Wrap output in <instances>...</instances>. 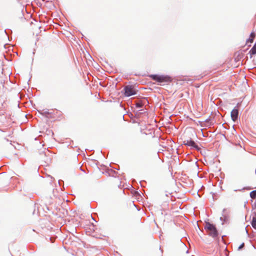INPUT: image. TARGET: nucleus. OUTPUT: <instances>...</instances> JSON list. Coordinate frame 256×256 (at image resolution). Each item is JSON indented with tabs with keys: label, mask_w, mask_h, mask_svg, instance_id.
<instances>
[{
	"label": "nucleus",
	"mask_w": 256,
	"mask_h": 256,
	"mask_svg": "<svg viewBox=\"0 0 256 256\" xmlns=\"http://www.w3.org/2000/svg\"><path fill=\"white\" fill-rule=\"evenodd\" d=\"M238 110L236 108H234L231 112V118L233 121H236L238 118Z\"/></svg>",
	"instance_id": "nucleus-6"
},
{
	"label": "nucleus",
	"mask_w": 256,
	"mask_h": 256,
	"mask_svg": "<svg viewBox=\"0 0 256 256\" xmlns=\"http://www.w3.org/2000/svg\"><path fill=\"white\" fill-rule=\"evenodd\" d=\"M142 104L140 102H138L136 104V106L137 108H142Z\"/></svg>",
	"instance_id": "nucleus-10"
},
{
	"label": "nucleus",
	"mask_w": 256,
	"mask_h": 256,
	"mask_svg": "<svg viewBox=\"0 0 256 256\" xmlns=\"http://www.w3.org/2000/svg\"><path fill=\"white\" fill-rule=\"evenodd\" d=\"M204 229L207 234L213 238H216L218 235V232L216 226L208 222H206Z\"/></svg>",
	"instance_id": "nucleus-1"
},
{
	"label": "nucleus",
	"mask_w": 256,
	"mask_h": 256,
	"mask_svg": "<svg viewBox=\"0 0 256 256\" xmlns=\"http://www.w3.org/2000/svg\"><path fill=\"white\" fill-rule=\"evenodd\" d=\"M54 110H44L42 114L48 118H54L56 116L54 114Z\"/></svg>",
	"instance_id": "nucleus-5"
},
{
	"label": "nucleus",
	"mask_w": 256,
	"mask_h": 256,
	"mask_svg": "<svg viewBox=\"0 0 256 256\" xmlns=\"http://www.w3.org/2000/svg\"><path fill=\"white\" fill-rule=\"evenodd\" d=\"M244 244L243 242L238 247V250H240L244 247Z\"/></svg>",
	"instance_id": "nucleus-11"
},
{
	"label": "nucleus",
	"mask_w": 256,
	"mask_h": 256,
	"mask_svg": "<svg viewBox=\"0 0 256 256\" xmlns=\"http://www.w3.org/2000/svg\"><path fill=\"white\" fill-rule=\"evenodd\" d=\"M150 77L158 82H171L170 78L166 76L152 74L150 76Z\"/></svg>",
	"instance_id": "nucleus-2"
},
{
	"label": "nucleus",
	"mask_w": 256,
	"mask_h": 256,
	"mask_svg": "<svg viewBox=\"0 0 256 256\" xmlns=\"http://www.w3.org/2000/svg\"><path fill=\"white\" fill-rule=\"evenodd\" d=\"M249 54L250 55V58L254 54H256V43L254 44L252 48L249 52Z\"/></svg>",
	"instance_id": "nucleus-7"
},
{
	"label": "nucleus",
	"mask_w": 256,
	"mask_h": 256,
	"mask_svg": "<svg viewBox=\"0 0 256 256\" xmlns=\"http://www.w3.org/2000/svg\"><path fill=\"white\" fill-rule=\"evenodd\" d=\"M250 196L252 198H256V190H253L250 192Z\"/></svg>",
	"instance_id": "nucleus-8"
},
{
	"label": "nucleus",
	"mask_w": 256,
	"mask_h": 256,
	"mask_svg": "<svg viewBox=\"0 0 256 256\" xmlns=\"http://www.w3.org/2000/svg\"><path fill=\"white\" fill-rule=\"evenodd\" d=\"M250 36L252 38H254V36H255V34H254V32H252V33H251V34H250Z\"/></svg>",
	"instance_id": "nucleus-13"
},
{
	"label": "nucleus",
	"mask_w": 256,
	"mask_h": 256,
	"mask_svg": "<svg viewBox=\"0 0 256 256\" xmlns=\"http://www.w3.org/2000/svg\"><path fill=\"white\" fill-rule=\"evenodd\" d=\"M124 94L126 96H130L136 94V91L132 86H127L124 88Z\"/></svg>",
	"instance_id": "nucleus-3"
},
{
	"label": "nucleus",
	"mask_w": 256,
	"mask_h": 256,
	"mask_svg": "<svg viewBox=\"0 0 256 256\" xmlns=\"http://www.w3.org/2000/svg\"><path fill=\"white\" fill-rule=\"evenodd\" d=\"M183 144L190 146L192 148H194L196 150H198V146L195 143V142L192 140L191 138L190 139H185L183 140Z\"/></svg>",
	"instance_id": "nucleus-4"
},
{
	"label": "nucleus",
	"mask_w": 256,
	"mask_h": 256,
	"mask_svg": "<svg viewBox=\"0 0 256 256\" xmlns=\"http://www.w3.org/2000/svg\"><path fill=\"white\" fill-rule=\"evenodd\" d=\"M252 225L254 228L256 229V220L255 218H253L252 222Z\"/></svg>",
	"instance_id": "nucleus-9"
},
{
	"label": "nucleus",
	"mask_w": 256,
	"mask_h": 256,
	"mask_svg": "<svg viewBox=\"0 0 256 256\" xmlns=\"http://www.w3.org/2000/svg\"><path fill=\"white\" fill-rule=\"evenodd\" d=\"M254 38H252L250 36L248 40V42H250V43H252L253 42Z\"/></svg>",
	"instance_id": "nucleus-12"
}]
</instances>
